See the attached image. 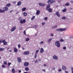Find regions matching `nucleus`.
I'll return each mask as SVG.
<instances>
[{
  "instance_id": "c756f323",
  "label": "nucleus",
  "mask_w": 73,
  "mask_h": 73,
  "mask_svg": "<svg viewBox=\"0 0 73 73\" xmlns=\"http://www.w3.org/2000/svg\"><path fill=\"white\" fill-rule=\"evenodd\" d=\"M35 16H33V17H32L31 18V20L32 21H33V20H34L35 19Z\"/></svg>"
},
{
  "instance_id": "4468645a",
  "label": "nucleus",
  "mask_w": 73,
  "mask_h": 73,
  "mask_svg": "<svg viewBox=\"0 0 73 73\" xmlns=\"http://www.w3.org/2000/svg\"><path fill=\"white\" fill-rule=\"evenodd\" d=\"M3 11H8V8L7 7H5L3 8Z\"/></svg>"
},
{
  "instance_id": "6e6552de",
  "label": "nucleus",
  "mask_w": 73,
  "mask_h": 73,
  "mask_svg": "<svg viewBox=\"0 0 73 73\" xmlns=\"http://www.w3.org/2000/svg\"><path fill=\"white\" fill-rule=\"evenodd\" d=\"M29 65V63L28 62H25L24 63V65L25 66H28Z\"/></svg>"
},
{
  "instance_id": "49530a36",
  "label": "nucleus",
  "mask_w": 73,
  "mask_h": 73,
  "mask_svg": "<svg viewBox=\"0 0 73 73\" xmlns=\"http://www.w3.org/2000/svg\"><path fill=\"white\" fill-rule=\"evenodd\" d=\"M60 41L61 42H63L64 41V40H63L62 39H60Z\"/></svg>"
},
{
  "instance_id": "bf43d9fd",
  "label": "nucleus",
  "mask_w": 73,
  "mask_h": 73,
  "mask_svg": "<svg viewBox=\"0 0 73 73\" xmlns=\"http://www.w3.org/2000/svg\"><path fill=\"white\" fill-rule=\"evenodd\" d=\"M42 70L43 71V72H45V69H43Z\"/></svg>"
},
{
  "instance_id": "f8f14e48",
  "label": "nucleus",
  "mask_w": 73,
  "mask_h": 73,
  "mask_svg": "<svg viewBox=\"0 0 73 73\" xmlns=\"http://www.w3.org/2000/svg\"><path fill=\"white\" fill-rule=\"evenodd\" d=\"M50 5H48L47 6V7H46V9L47 11L48 10V9H49L48 8H50Z\"/></svg>"
},
{
  "instance_id": "a19ab883",
  "label": "nucleus",
  "mask_w": 73,
  "mask_h": 73,
  "mask_svg": "<svg viewBox=\"0 0 73 73\" xmlns=\"http://www.w3.org/2000/svg\"><path fill=\"white\" fill-rule=\"evenodd\" d=\"M23 28H22L21 27H20L19 28V30H21Z\"/></svg>"
},
{
  "instance_id": "0eeeda50",
  "label": "nucleus",
  "mask_w": 73,
  "mask_h": 73,
  "mask_svg": "<svg viewBox=\"0 0 73 73\" xmlns=\"http://www.w3.org/2000/svg\"><path fill=\"white\" fill-rule=\"evenodd\" d=\"M52 38H50L47 40V42L48 43H50L52 41Z\"/></svg>"
},
{
  "instance_id": "37998d69",
  "label": "nucleus",
  "mask_w": 73,
  "mask_h": 73,
  "mask_svg": "<svg viewBox=\"0 0 73 73\" xmlns=\"http://www.w3.org/2000/svg\"><path fill=\"white\" fill-rule=\"evenodd\" d=\"M44 43V42L43 41H42L41 42H40V44H42Z\"/></svg>"
},
{
  "instance_id": "13d9d810",
  "label": "nucleus",
  "mask_w": 73,
  "mask_h": 73,
  "mask_svg": "<svg viewBox=\"0 0 73 73\" xmlns=\"http://www.w3.org/2000/svg\"><path fill=\"white\" fill-rule=\"evenodd\" d=\"M18 72L19 73H21V71L20 70H19L18 71Z\"/></svg>"
},
{
  "instance_id": "2f4dec72",
  "label": "nucleus",
  "mask_w": 73,
  "mask_h": 73,
  "mask_svg": "<svg viewBox=\"0 0 73 73\" xmlns=\"http://www.w3.org/2000/svg\"><path fill=\"white\" fill-rule=\"evenodd\" d=\"M3 45H7V42H5L3 43Z\"/></svg>"
},
{
  "instance_id": "7c9ffc66",
  "label": "nucleus",
  "mask_w": 73,
  "mask_h": 73,
  "mask_svg": "<svg viewBox=\"0 0 73 73\" xmlns=\"http://www.w3.org/2000/svg\"><path fill=\"white\" fill-rule=\"evenodd\" d=\"M69 5V3L68 2H67L65 4V6H68Z\"/></svg>"
},
{
  "instance_id": "20e7f679",
  "label": "nucleus",
  "mask_w": 73,
  "mask_h": 73,
  "mask_svg": "<svg viewBox=\"0 0 73 73\" xmlns=\"http://www.w3.org/2000/svg\"><path fill=\"white\" fill-rule=\"evenodd\" d=\"M53 57L54 60H58V57L56 55H54Z\"/></svg>"
},
{
  "instance_id": "0e129e2a",
  "label": "nucleus",
  "mask_w": 73,
  "mask_h": 73,
  "mask_svg": "<svg viewBox=\"0 0 73 73\" xmlns=\"http://www.w3.org/2000/svg\"><path fill=\"white\" fill-rule=\"evenodd\" d=\"M52 70H54L55 69V68H52Z\"/></svg>"
},
{
  "instance_id": "5fc2aeb1",
  "label": "nucleus",
  "mask_w": 73,
  "mask_h": 73,
  "mask_svg": "<svg viewBox=\"0 0 73 73\" xmlns=\"http://www.w3.org/2000/svg\"><path fill=\"white\" fill-rule=\"evenodd\" d=\"M50 36H54L53 34H50Z\"/></svg>"
},
{
  "instance_id": "a211bd4d",
  "label": "nucleus",
  "mask_w": 73,
  "mask_h": 73,
  "mask_svg": "<svg viewBox=\"0 0 73 73\" xmlns=\"http://www.w3.org/2000/svg\"><path fill=\"white\" fill-rule=\"evenodd\" d=\"M5 50V49L4 48H0V51H1L3 52V51H4Z\"/></svg>"
},
{
  "instance_id": "412c9836",
  "label": "nucleus",
  "mask_w": 73,
  "mask_h": 73,
  "mask_svg": "<svg viewBox=\"0 0 73 73\" xmlns=\"http://www.w3.org/2000/svg\"><path fill=\"white\" fill-rule=\"evenodd\" d=\"M57 26H55L53 27H52V29H55V28H57Z\"/></svg>"
},
{
  "instance_id": "9b49d317",
  "label": "nucleus",
  "mask_w": 73,
  "mask_h": 73,
  "mask_svg": "<svg viewBox=\"0 0 73 73\" xmlns=\"http://www.w3.org/2000/svg\"><path fill=\"white\" fill-rule=\"evenodd\" d=\"M18 62L20 63L21 62V58L20 57L18 58Z\"/></svg>"
},
{
  "instance_id": "473e14b6",
  "label": "nucleus",
  "mask_w": 73,
  "mask_h": 73,
  "mask_svg": "<svg viewBox=\"0 0 73 73\" xmlns=\"http://www.w3.org/2000/svg\"><path fill=\"white\" fill-rule=\"evenodd\" d=\"M66 28H63L62 29V31H66Z\"/></svg>"
},
{
  "instance_id": "39448f33",
  "label": "nucleus",
  "mask_w": 73,
  "mask_h": 73,
  "mask_svg": "<svg viewBox=\"0 0 73 73\" xmlns=\"http://www.w3.org/2000/svg\"><path fill=\"white\" fill-rule=\"evenodd\" d=\"M56 31H57L58 32H62V28L60 29H56L55 30Z\"/></svg>"
},
{
  "instance_id": "69168bd1",
  "label": "nucleus",
  "mask_w": 73,
  "mask_h": 73,
  "mask_svg": "<svg viewBox=\"0 0 73 73\" xmlns=\"http://www.w3.org/2000/svg\"><path fill=\"white\" fill-rule=\"evenodd\" d=\"M13 12V10H11L10 12V13H11V12Z\"/></svg>"
},
{
  "instance_id": "603ef678",
  "label": "nucleus",
  "mask_w": 73,
  "mask_h": 73,
  "mask_svg": "<svg viewBox=\"0 0 73 73\" xmlns=\"http://www.w3.org/2000/svg\"><path fill=\"white\" fill-rule=\"evenodd\" d=\"M58 71L59 72H61V71H62V70H61V69H59L58 70Z\"/></svg>"
},
{
  "instance_id": "6e6d98bb",
  "label": "nucleus",
  "mask_w": 73,
  "mask_h": 73,
  "mask_svg": "<svg viewBox=\"0 0 73 73\" xmlns=\"http://www.w3.org/2000/svg\"><path fill=\"white\" fill-rule=\"evenodd\" d=\"M5 40H2V42L3 43H4V42H5Z\"/></svg>"
},
{
  "instance_id": "052dcab7",
  "label": "nucleus",
  "mask_w": 73,
  "mask_h": 73,
  "mask_svg": "<svg viewBox=\"0 0 73 73\" xmlns=\"http://www.w3.org/2000/svg\"><path fill=\"white\" fill-rule=\"evenodd\" d=\"M13 4H15L16 3V1H14L13 2Z\"/></svg>"
},
{
  "instance_id": "09e8293b",
  "label": "nucleus",
  "mask_w": 73,
  "mask_h": 73,
  "mask_svg": "<svg viewBox=\"0 0 73 73\" xmlns=\"http://www.w3.org/2000/svg\"><path fill=\"white\" fill-rule=\"evenodd\" d=\"M18 48H20V47H21V45H20V44H19L18 45Z\"/></svg>"
},
{
  "instance_id": "3c124183",
  "label": "nucleus",
  "mask_w": 73,
  "mask_h": 73,
  "mask_svg": "<svg viewBox=\"0 0 73 73\" xmlns=\"http://www.w3.org/2000/svg\"><path fill=\"white\" fill-rule=\"evenodd\" d=\"M38 62V60H36L35 61V63H36V62Z\"/></svg>"
},
{
  "instance_id": "de8ad7c7",
  "label": "nucleus",
  "mask_w": 73,
  "mask_h": 73,
  "mask_svg": "<svg viewBox=\"0 0 73 73\" xmlns=\"http://www.w3.org/2000/svg\"><path fill=\"white\" fill-rule=\"evenodd\" d=\"M63 49L64 50H65L66 49V47H64L63 48Z\"/></svg>"
},
{
  "instance_id": "a18cd8bd",
  "label": "nucleus",
  "mask_w": 73,
  "mask_h": 73,
  "mask_svg": "<svg viewBox=\"0 0 73 73\" xmlns=\"http://www.w3.org/2000/svg\"><path fill=\"white\" fill-rule=\"evenodd\" d=\"M35 58H36V57H37V54H35Z\"/></svg>"
},
{
  "instance_id": "7ed1b4c3",
  "label": "nucleus",
  "mask_w": 73,
  "mask_h": 73,
  "mask_svg": "<svg viewBox=\"0 0 73 73\" xmlns=\"http://www.w3.org/2000/svg\"><path fill=\"white\" fill-rule=\"evenodd\" d=\"M16 26H14L13 28L11 29V32H13V31H15L16 30Z\"/></svg>"
},
{
  "instance_id": "79ce46f5",
  "label": "nucleus",
  "mask_w": 73,
  "mask_h": 73,
  "mask_svg": "<svg viewBox=\"0 0 73 73\" xmlns=\"http://www.w3.org/2000/svg\"><path fill=\"white\" fill-rule=\"evenodd\" d=\"M11 64V63H9L8 64V66H10V65Z\"/></svg>"
},
{
  "instance_id": "cd10ccee",
  "label": "nucleus",
  "mask_w": 73,
  "mask_h": 73,
  "mask_svg": "<svg viewBox=\"0 0 73 73\" xmlns=\"http://www.w3.org/2000/svg\"><path fill=\"white\" fill-rule=\"evenodd\" d=\"M23 16H27V13L24 12L23 13Z\"/></svg>"
},
{
  "instance_id": "b1692460",
  "label": "nucleus",
  "mask_w": 73,
  "mask_h": 73,
  "mask_svg": "<svg viewBox=\"0 0 73 73\" xmlns=\"http://www.w3.org/2000/svg\"><path fill=\"white\" fill-rule=\"evenodd\" d=\"M25 9H26V8L24 7L22 9V11L23 12L24 11H25Z\"/></svg>"
},
{
  "instance_id": "72a5a7b5",
  "label": "nucleus",
  "mask_w": 73,
  "mask_h": 73,
  "mask_svg": "<svg viewBox=\"0 0 73 73\" xmlns=\"http://www.w3.org/2000/svg\"><path fill=\"white\" fill-rule=\"evenodd\" d=\"M29 40V38H27L26 39V41H28Z\"/></svg>"
},
{
  "instance_id": "4be33fe9",
  "label": "nucleus",
  "mask_w": 73,
  "mask_h": 73,
  "mask_svg": "<svg viewBox=\"0 0 73 73\" xmlns=\"http://www.w3.org/2000/svg\"><path fill=\"white\" fill-rule=\"evenodd\" d=\"M25 70L26 71H28V70H29V68L27 67H26L25 68Z\"/></svg>"
},
{
  "instance_id": "5701e85b",
  "label": "nucleus",
  "mask_w": 73,
  "mask_h": 73,
  "mask_svg": "<svg viewBox=\"0 0 73 73\" xmlns=\"http://www.w3.org/2000/svg\"><path fill=\"white\" fill-rule=\"evenodd\" d=\"M66 9H64L62 10V12H66Z\"/></svg>"
},
{
  "instance_id": "f3484780",
  "label": "nucleus",
  "mask_w": 73,
  "mask_h": 73,
  "mask_svg": "<svg viewBox=\"0 0 73 73\" xmlns=\"http://www.w3.org/2000/svg\"><path fill=\"white\" fill-rule=\"evenodd\" d=\"M49 12H52V9L51 8L48 9V10Z\"/></svg>"
},
{
  "instance_id": "a878e982",
  "label": "nucleus",
  "mask_w": 73,
  "mask_h": 73,
  "mask_svg": "<svg viewBox=\"0 0 73 73\" xmlns=\"http://www.w3.org/2000/svg\"><path fill=\"white\" fill-rule=\"evenodd\" d=\"M0 12L1 13H3L4 12H5V11L4 10H3L1 9H0Z\"/></svg>"
},
{
  "instance_id": "bb28decb",
  "label": "nucleus",
  "mask_w": 73,
  "mask_h": 73,
  "mask_svg": "<svg viewBox=\"0 0 73 73\" xmlns=\"http://www.w3.org/2000/svg\"><path fill=\"white\" fill-rule=\"evenodd\" d=\"M12 72H13V73H15V69L13 68L12 69Z\"/></svg>"
},
{
  "instance_id": "f704fd0d",
  "label": "nucleus",
  "mask_w": 73,
  "mask_h": 73,
  "mask_svg": "<svg viewBox=\"0 0 73 73\" xmlns=\"http://www.w3.org/2000/svg\"><path fill=\"white\" fill-rule=\"evenodd\" d=\"M62 20H65L66 19V17H63L62 18Z\"/></svg>"
},
{
  "instance_id": "c85d7f7f",
  "label": "nucleus",
  "mask_w": 73,
  "mask_h": 73,
  "mask_svg": "<svg viewBox=\"0 0 73 73\" xmlns=\"http://www.w3.org/2000/svg\"><path fill=\"white\" fill-rule=\"evenodd\" d=\"M11 5V4L10 3H8L7 5H6V7H9V6H10Z\"/></svg>"
},
{
  "instance_id": "9d476101",
  "label": "nucleus",
  "mask_w": 73,
  "mask_h": 73,
  "mask_svg": "<svg viewBox=\"0 0 73 73\" xmlns=\"http://www.w3.org/2000/svg\"><path fill=\"white\" fill-rule=\"evenodd\" d=\"M29 54V51H26L24 52V54H25V55H28Z\"/></svg>"
},
{
  "instance_id": "393cba45",
  "label": "nucleus",
  "mask_w": 73,
  "mask_h": 73,
  "mask_svg": "<svg viewBox=\"0 0 73 73\" xmlns=\"http://www.w3.org/2000/svg\"><path fill=\"white\" fill-rule=\"evenodd\" d=\"M18 19V20H19V21H21L22 20H23V18H22L21 17H19Z\"/></svg>"
},
{
  "instance_id": "680f3d73",
  "label": "nucleus",
  "mask_w": 73,
  "mask_h": 73,
  "mask_svg": "<svg viewBox=\"0 0 73 73\" xmlns=\"http://www.w3.org/2000/svg\"><path fill=\"white\" fill-rule=\"evenodd\" d=\"M44 66H46V65L45 64H44Z\"/></svg>"
},
{
  "instance_id": "e433bc0d",
  "label": "nucleus",
  "mask_w": 73,
  "mask_h": 73,
  "mask_svg": "<svg viewBox=\"0 0 73 73\" xmlns=\"http://www.w3.org/2000/svg\"><path fill=\"white\" fill-rule=\"evenodd\" d=\"M20 23H21V24H23V23H24V22H23V21L22 20L20 21Z\"/></svg>"
},
{
  "instance_id": "864d4df0",
  "label": "nucleus",
  "mask_w": 73,
  "mask_h": 73,
  "mask_svg": "<svg viewBox=\"0 0 73 73\" xmlns=\"http://www.w3.org/2000/svg\"><path fill=\"white\" fill-rule=\"evenodd\" d=\"M24 34L25 35H26V33H25V31H24Z\"/></svg>"
},
{
  "instance_id": "1a4fd4ad",
  "label": "nucleus",
  "mask_w": 73,
  "mask_h": 73,
  "mask_svg": "<svg viewBox=\"0 0 73 73\" xmlns=\"http://www.w3.org/2000/svg\"><path fill=\"white\" fill-rule=\"evenodd\" d=\"M39 5L40 6H41V7H43V6H44L45 5V4H43L42 3H39Z\"/></svg>"
},
{
  "instance_id": "ea45409f",
  "label": "nucleus",
  "mask_w": 73,
  "mask_h": 73,
  "mask_svg": "<svg viewBox=\"0 0 73 73\" xmlns=\"http://www.w3.org/2000/svg\"><path fill=\"white\" fill-rule=\"evenodd\" d=\"M26 21H25V19H23V23H25L26 22Z\"/></svg>"
},
{
  "instance_id": "338daca9",
  "label": "nucleus",
  "mask_w": 73,
  "mask_h": 73,
  "mask_svg": "<svg viewBox=\"0 0 73 73\" xmlns=\"http://www.w3.org/2000/svg\"><path fill=\"white\" fill-rule=\"evenodd\" d=\"M9 52H12V50H9Z\"/></svg>"
},
{
  "instance_id": "f03ea898",
  "label": "nucleus",
  "mask_w": 73,
  "mask_h": 73,
  "mask_svg": "<svg viewBox=\"0 0 73 73\" xmlns=\"http://www.w3.org/2000/svg\"><path fill=\"white\" fill-rule=\"evenodd\" d=\"M55 2H56L55 1H53L52 0H48L47 1L48 3L49 4H52V3H54Z\"/></svg>"
},
{
  "instance_id": "f257e3e1",
  "label": "nucleus",
  "mask_w": 73,
  "mask_h": 73,
  "mask_svg": "<svg viewBox=\"0 0 73 73\" xmlns=\"http://www.w3.org/2000/svg\"><path fill=\"white\" fill-rule=\"evenodd\" d=\"M55 45L56 46L59 48L60 46V42L58 41H56L55 43Z\"/></svg>"
},
{
  "instance_id": "c03bdc74",
  "label": "nucleus",
  "mask_w": 73,
  "mask_h": 73,
  "mask_svg": "<svg viewBox=\"0 0 73 73\" xmlns=\"http://www.w3.org/2000/svg\"><path fill=\"white\" fill-rule=\"evenodd\" d=\"M2 68H5V65H2Z\"/></svg>"
},
{
  "instance_id": "774afa93",
  "label": "nucleus",
  "mask_w": 73,
  "mask_h": 73,
  "mask_svg": "<svg viewBox=\"0 0 73 73\" xmlns=\"http://www.w3.org/2000/svg\"><path fill=\"white\" fill-rule=\"evenodd\" d=\"M65 73H68V71H66L65 72Z\"/></svg>"
},
{
  "instance_id": "4d7b16f0",
  "label": "nucleus",
  "mask_w": 73,
  "mask_h": 73,
  "mask_svg": "<svg viewBox=\"0 0 73 73\" xmlns=\"http://www.w3.org/2000/svg\"><path fill=\"white\" fill-rule=\"evenodd\" d=\"M71 3H72L73 4V1H70Z\"/></svg>"
},
{
  "instance_id": "8fccbe9b",
  "label": "nucleus",
  "mask_w": 73,
  "mask_h": 73,
  "mask_svg": "<svg viewBox=\"0 0 73 73\" xmlns=\"http://www.w3.org/2000/svg\"><path fill=\"white\" fill-rule=\"evenodd\" d=\"M2 39H1V40H0V44H1V43L2 42Z\"/></svg>"
},
{
  "instance_id": "aec40b11",
  "label": "nucleus",
  "mask_w": 73,
  "mask_h": 73,
  "mask_svg": "<svg viewBox=\"0 0 73 73\" xmlns=\"http://www.w3.org/2000/svg\"><path fill=\"white\" fill-rule=\"evenodd\" d=\"M14 51L15 52H17L18 50H17V49L16 48H14Z\"/></svg>"
},
{
  "instance_id": "4c0bfd02",
  "label": "nucleus",
  "mask_w": 73,
  "mask_h": 73,
  "mask_svg": "<svg viewBox=\"0 0 73 73\" xmlns=\"http://www.w3.org/2000/svg\"><path fill=\"white\" fill-rule=\"evenodd\" d=\"M7 62L5 61L4 62V65H7Z\"/></svg>"
},
{
  "instance_id": "58836bf2",
  "label": "nucleus",
  "mask_w": 73,
  "mask_h": 73,
  "mask_svg": "<svg viewBox=\"0 0 73 73\" xmlns=\"http://www.w3.org/2000/svg\"><path fill=\"white\" fill-rule=\"evenodd\" d=\"M48 19V17H46L44 18V19L46 21V20H47Z\"/></svg>"
},
{
  "instance_id": "dca6fc26",
  "label": "nucleus",
  "mask_w": 73,
  "mask_h": 73,
  "mask_svg": "<svg viewBox=\"0 0 73 73\" xmlns=\"http://www.w3.org/2000/svg\"><path fill=\"white\" fill-rule=\"evenodd\" d=\"M43 52H44V49H43V48H41L40 49V53H43Z\"/></svg>"
},
{
  "instance_id": "e2e57ef3",
  "label": "nucleus",
  "mask_w": 73,
  "mask_h": 73,
  "mask_svg": "<svg viewBox=\"0 0 73 73\" xmlns=\"http://www.w3.org/2000/svg\"><path fill=\"white\" fill-rule=\"evenodd\" d=\"M42 25H44V24H45V23H42Z\"/></svg>"
},
{
  "instance_id": "2eb2a0df",
  "label": "nucleus",
  "mask_w": 73,
  "mask_h": 73,
  "mask_svg": "<svg viewBox=\"0 0 73 73\" xmlns=\"http://www.w3.org/2000/svg\"><path fill=\"white\" fill-rule=\"evenodd\" d=\"M40 11L39 10H37L36 11V15H39L40 14Z\"/></svg>"
},
{
  "instance_id": "6ab92c4d",
  "label": "nucleus",
  "mask_w": 73,
  "mask_h": 73,
  "mask_svg": "<svg viewBox=\"0 0 73 73\" xmlns=\"http://www.w3.org/2000/svg\"><path fill=\"white\" fill-rule=\"evenodd\" d=\"M21 4V2L19 1L17 3V5L18 6L20 5Z\"/></svg>"
},
{
  "instance_id": "ddd939ff",
  "label": "nucleus",
  "mask_w": 73,
  "mask_h": 73,
  "mask_svg": "<svg viewBox=\"0 0 73 73\" xmlns=\"http://www.w3.org/2000/svg\"><path fill=\"white\" fill-rule=\"evenodd\" d=\"M56 15L58 17H60V15L59 14V12L58 11L56 12Z\"/></svg>"
},
{
  "instance_id": "c9c22d12",
  "label": "nucleus",
  "mask_w": 73,
  "mask_h": 73,
  "mask_svg": "<svg viewBox=\"0 0 73 73\" xmlns=\"http://www.w3.org/2000/svg\"><path fill=\"white\" fill-rule=\"evenodd\" d=\"M39 52V50H36V52H35V54H37V53H38V52Z\"/></svg>"
},
{
  "instance_id": "423d86ee",
  "label": "nucleus",
  "mask_w": 73,
  "mask_h": 73,
  "mask_svg": "<svg viewBox=\"0 0 73 73\" xmlns=\"http://www.w3.org/2000/svg\"><path fill=\"white\" fill-rule=\"evenodd\" d=\"M62 69L64 70H66V67L64 65L62 66Z\"/></svg>"
}]
</instances>
